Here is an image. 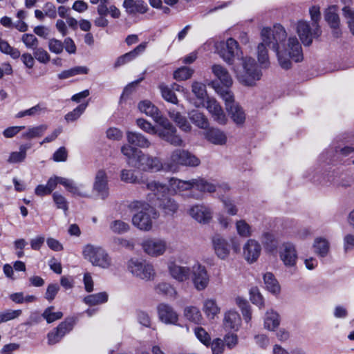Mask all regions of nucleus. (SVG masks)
<instances>
[{
	"instance_id": "nucleus-27",
	"label": "nucleus",
	"mask_w": 354,
	"mask_h": 354,
	"mask_svg": "<svg viewBox=\"0 0 354 354\" xmlns=\"http://www.w3.org/2000/svg\"><path fill=\"white\" fill-rule=\"evenodd\" d=\"M123 7L129 14L146 13L148 8L142 0H124Z\"/></svg>"
},
{
	"instance_id": "nucleus-42",
	"label": "nucleus",
	"mask_w": 354,
	"mask_h": 354,
	"mask_svg": "<svg viewBox=\"0 0 354 354\" xmlns=\"http://www.w3.org/2000/svg\"><path fill=\"white\" fill-rule=\"evenodd\" d=\"M157 294L163 295L169 297H176L177 292L175 288L167 282H160L155 286Z\"/></svg>"
},
{
	"instance_id": "nucleus-35",
	"label": "nucleus",
	"mask_w": 354,
	"mask_h": 354,
	"mask_svg": "<svg viewBox=\"0 0 354 354\" xmlns=\"http://www.w3.org/2000/svg\"><path fill=\"white\" fill-rule=\"evenodd\" d=\"M206 138L212 143L223 145L227 141L225 134L218 129H212L206 133Z\"/></svg>"
},
{
	"instance_id": "nucleus-53",
	"label": "nucleus",
	"mask_w": 354,
	"mask_h": 354,
	"mask_svg": "<svg viewBox=\"0 0 354 354\" xmlns=\"http://www.w3.org/2000/svg\"><path fill=\"white\" fill-rule=\"evenodd\" d=\"M22 313V310H6L0 312V324L3 322L15 319L19 317Z\"/></svg>"
},
{
	"instance_id": "nucleus-63",
	"label": "nucleus",
	"mask_w": 354,
	"mask_h": 354,
	"mask_svg": "<svg viewBox=\"0 0 354 354\" xmlns=\"http://www.w3.org/2000/svg\"><path fill=\"white\" fill-rule=\"evenodd\" d=\"M343 14L348 19V24L351 32L354 35V10L348 6H344L342 9Z\"/></svg>"
},
{
	"instance_id": "nucleus-32",
	"label": "nucleus",
	"mask_w": 354,
	"mask_h": 354,
	"mask_svg": "<svg viewBox=\"0 0 354 354\" xmlns=\"http://www.w3.org/2000/svg\"><path fill=\"white\" fill-rule=\"evenodd\" d=\"M48 129L47 124H40L35 127H29L27 130L21 134V138L31 140L41 137Z\"/></svg>"
},
{
	"instance_id": "nucleus-51",
	"label": "nucleus",
	"mask_w": 354,
	"mask_h": 354,
	"mask_svg": "<svg viewBox=\"0 0 354 354\" xmlns=\"http://www.w3.org/2000/svg\"><path fill=\"white\" fill-rule=\"evenodd\" d=\"M88 106V103H84L80 104L75 109H74L72 111L68 113L65 115V120L67 122H73L78 119L81 115L84 112L86 107Z\"/></svg>"
},
{
	"instance_id": "nucleus-13",
	"label": "nucleus",
	"mask_w": 354,
	"mask_h": 354,
	"mask_svg": "<svg viewBox=\"0 0 354 354\" xmlns=\"http://www.w3.org/2000/svg\"><path fill=\"white\" fill-rule=\"evenodd\" d=\"M279 254L280 260L286 268L296 270L298 252L293 243L290 242L283 243L279 248Z\"/></svg>"
},
{
	"instance_id": "nucleus-15",
	"label": "nucleus",
	"mask_w": 354,
	"mask_h": 354,
	"mask_svg": "<svg viewBox=\"0 0 354 354\" xmlns=\"http://www.w3.org/2000/svg\"><path fill=\"white\" fill-rule=\"evenodd\" d=\"M145 253L151 257H158L167 250V242L164 239L150 238L144 240L141 244Z\"/></svg>"
},
{
	"instance_id": "nucleus-33",
	"label": "nucleus",
	"mask_w": 354,
	"mask_h": 354,
	"mask_svg": "<svg viewBox=\"0 0 354 354\" xmlns=\"http://www.w3.org/2000/svg\"><path fill=\"white\" fill-rule=\"evenodd\" d=\"M191 122L200 129H206L209 127L207 117L197 110H192L188 113Z\"/></svg>"
},
{
	"instance_id": "nucleus-9",
	"label": "nucleus",
	"mask_w": 354,
	"mask_h": 354,
	"mask_svg": "<svg viewBox=\"0 0 354 354\" xmlns=\"http://www.w3.org/2000/svg\"><path fill=\"white\" fill-rule=\"evenodd\" d=\"M127 268L134 277L145 281L153 280L156 274L153 266L145 261L132 259L129 261Z\"/></svg>"
},
{
	"instance_id": "nucleus-24",
	"label": "nucleus",
	"mask_w": 354,
	"mask_h": 354,
	"mask_svg": "<svg viewBox=\"0 0 354 354\" xmlns=\"http://www.w3.org/2000/svg\"><path fill=\"white\" fill-rule=\"evenodd\" d=\"M212 71L225 86V88L218 86L216 91H217L219 88L230 90L229 87L232 85L233 80L228 71L221 65L214 64L212 66Z\"/></svg>"
},
{
	"instance_id": "nucleus-26",
	"label": "nucleus",
	"mask_w": 354,
	"mask_h": 354,
	"mask_svg": "<svg viewBox=\"0 0 354 354\" xmlns=\"http://www.w3.org/2000/svg\"><path fill=\"white\" fill-rule=\"evenodd\" d=\"M138 108L142 113L151 117L157 123L165 118L160 115L158 109L149 100L140 102Z\"/></svg>"
},
{
	"instance_id": "nucleus-58",
	"label": "nucleus",
	"mask_w": 354,
	"mask_h": 354,
	"mask_svg": "<svg viewBox=\"0 0 354 354\" xmlns=\"http://www.w3.org/2000/svg\"><path fill=\"white\" fill-rule=\"evenodd\" d=\"M34 57L40 63L46 64L50 61V55L48 52L42 48L38 46L33 50Z\"/></svg>"
},
{
	"instance_id": "nucleus-60",
	"label": "nucleus",
	"mask_w": 354,
	"mask_h": 354,
	"mask_svg": "<svg viewBox=\"0 0 354 354\" xmlns=\"http://www.w3.org/2000/svg\"><path fill=\"white\" fill-rule=\"evenodd\" d=\"M137 125L144 131L150 134H158V130L152 126V124L145 119L139 118L136 120Z\"/></svg>"
},
{
	"instance_id": "nucleus-2",
	"label": "nucleus",
	"mask_w": 354,
	"mask_h": 354,
	"mask_svg": "<svg viewBox=\"0 0 354 354\" xmlns=\"http://www.w3.org/2000/svg\"><path fill=\"white\" fill-rule=\"evenodd\" d=\"M122 153L127 157V163L144 171H164L165 162L160 158L144 153L142 151L129 145L121 147Z\"/></svg>"
},
{
	"instance_id": "nucleus-43",
	"label": "nucleus",
	"mask_w": 354,
	"mask_h": 354,
	"mask_svg": "<svg viewBox=\"0 0 354 354\" xmlns=\"http://www.w3.org/2000/svg\"><path fill=\"white\" fill-rule=\"evenodd\" d=\"M325 19L330 26L334 30V35L338 37L340 34L338 28L339 26V17L337 13L331 10H327L325 15Z\"/></svg>"
},
{
	"instance_id": "nucleus-56",
	"label": "nucleus",
	"mask_w": 354,
	"mask_h": 354,
	"mask_svg": "<svg viewBox=\"0 0 354 354\" xmlns=\"http://www.w3.org/2000/svg\"><path fill=\"white\" fill-rule=\"evenodd\" d=\"M53 199L58 209H62L64 212L68 211V201L63 195L58 192H55L53 194Z\"/></svg>"
},
{
	"instance_id": "nucleus-50",
	"label": "nucleus",
	"mask_w": 354,
	"mask_h": 354,
	"mask_svg": "<svg viewBox=\"0 0 354 354\" xmlns=\"http://www.w3.org/2000/svg\"><path fill=\"white\" fill-rule=\"evenodd\" d=\"M223 207L226 213L230 216H235L238 214L239 208L235 202L229 197L221 198Z\"/></svg>"
},
{
	"instance_id": "nucleus-36",
	"label": "nucleus",
	"mask_w": 354,
	"mask_h": 354,
	"mask_svg": "<svg viewBox=\"0 0 354 354\" xmlns=\"http://www.w3.org/2000/svg\"><path fill=\"white\" fill-rule=\"evenodd\" d=\"M203 310L209 319H214L220 312L216 301L213 299H207L203 301Z\"/></svg>"
},
{
	"instance_id": "nucleus-4",
	"label": "nucleus",
	"mask_w": 354,
	"mask_h": 354,
	"mask_svg": "<svg viewBox=\"0 0 354 354\" xmlns=\"http://www.w3.org/2000/svg\"><path fill=\"white\" fill-rule=\"evenodd\" d=\"M201 164L200 159L187 150L176 149L165 161L164 171L176 173L180 167H195Z\"/></svg>"
},
{
	"instance_id": "nucleus-16",
	"label": "nucleus",
	"mask_w": 354,
	"mask_h": 354,
	"mask_svg": "<svg viewBox=\"0 0 354 354\" xmlns=\"http://www.w3.org/2000/svg\"><path fill=\"white\" fill-rule=\"evenodd\" d=\"M212 244L215 254L222 260L227 259L231 250V245L229 241L219 234H214L212 237Z\"/></svg>"
},
{
	"instance_id": "nucleus-37",
	"label": "nucleus",
	"mask_w": 354,
	"mask_h": 354,
	"mask_svg": "<svg viewBox=\"0 0 354 354\" xmlns=\"http://www.w3.org/2000/svg\"><path fill=\"white\" fill-rule=\"evenodd\" d=\"M169 115L171 119H172L178 124L180 129L185 132L191 131L192 126L187 120L186 118L181 115L179 112L175 110H170L169 111Z\"/></svg>"
},
{
	"instance_id": "nucleus-14",
	"label": "nucleus",
	"mask_w": 354,
	"mask_h": 354,
	"mask_svg": "<svg viewBox=\"0 0 354 354\" xmlns=\"http://www.w3.org/2000/svg\"><path fill=\"white\" fill-rule=\"evenodd\" d=\"M192 279L194 288L202 291L209 283V275L206 268L199 263H194L191 268Z\"/></svg>"
},
{
	"instance_id": "nucleus-28",
	"label": "nucleus",
	"mask_w": 354,
	"mask_h": 354,
	"mask_svg": "<svg viewBox=\"0 0 354 354\" xmlns=\"http://www.w3.org/2000/svg\"><path fill=\"white\" fill-rule=\"evenodd\" d=\"M127 141L130 145L140 148H149L151 146V142L142 134L137 132L127 131Z\"/></svg>"
},
{
	"instance_id": "nucleus-21",
	"label": "nucleus",
	"mask_w": 354,
	"mask_h": 354,
	"mask_svg": "<svg viewBox=\"0 0 354 354\" xmlns=\"http://www.w3.org/2000/svg\"><path fill=\"white\" fill-rule=\"evenodd\" d=\"M167 269L170 276L178 282L187 281L191 274V268L177 265L175 261H169Z\"/></svg>"
},
{
	"instance_id": "nucleus-5",
	"label": "nucleus",
	"mask_w": 354,
	"mask_h": 354,
	"mask_svg": "<svg viewBox=\"0 0 354 354\" xmlns=\"http://www.w3.org/2000/svg\"><path fill=\"white\" fill-rule=\"evenodd\" d=\"M132 209H136L138 212L135 214L132 218V223L140 230L149 231L153 226V220L158 218L156 210L149 204L134 201L130 205Z\"/></svg>"
},
{
	"instance_id": "nucleus-57",
	"label": "nucleus",
	"mask_w": 354,
	"mask_h": 354,
	"mask_svg": "<svg viewBox=\"0 0 354 354\" xmlns=\"http://www.w3.org/2000/svg\"><path fill=\"white\" fill-rule=\"evenodd\" d=\"M21 41L29 49L34 50L39 46L37 38L32 34H24L21 37Z\"/></svg>"
},
{
	"instance_id": "nucleus-39",
	"label": "nucleus",
	"mask_w": 354,
	"mask_h": 354,
	"mask_svg": "<svg viewBox=\"0 0 354 354\" xmlns=\"http://www.w3.org/2000/svg\"><path fill=\"white\" fill-rule=\"evenodd\" d=\"M109 295L106 292L89 295L84 298V302L89 306H96L108 301Z\"/></svg>"
},
{
	"instance_id": "nucleus-23",
	"label": "nucleus",
	"mask_w": 354,
	"mask_h": 354,
	"mask_svg": "<svg viewBox=\"0 0 354 354\" xmlns=\"http://www.w3.org/2000/svg\"><path fill=\"white\" fill-rule=\"evenodd\" d=\"M194 179L183 180L176 178H171L167 187L169 192L172 194H181L184 191L190 190L194 187Z\"/></svg>"
},
{
	"instance_id": "nucleus-61",
	"label": "nucleus",
	"mask_w": 354,
	"mask_h": 354,
	"mask_svg": "<svg viewBox=\"0 0 354 354\" xmlns=\"http://www.w3.org/2000/svg\"><path fill=\"white\" fill-rule=\"evenodd\" d=\"M120 180L127 183H135L137 182L138 178L135 175L134 171L124 169L120 172Z\"/></svg>"
},
{
	"instance_id": "nucleus-48",
	"label": "nucleus",
	"mask_w": 354,
	"mask_h": 354,
	"mask_svg": "<svg viewBox=\"0 0 354 354\" xmlns=\"http://www.w3.org/2000/svg\"><path fill=\"white\" fill-rule=\"evenodd\" d=\"M54 308V306H49L44 310L41 315L48 324L60 319L63 316V313L60 311L53 312Z\"/></svg>"
},
{
	"instance_id": "nucleus-46",
	"label": "nucleus",
	"mask_w": 354,
	"mask_h": 354,
	"mask_svg": "<svg viewBox=\"0 0 354 354\" xmlns=\"http://www.w3.org/2000/svg\"><path fill=\"white\" fill-rule=\"evenodd\" d=\"M88 69L86 66H75L74 68L66 70L58 74L60 80L67 79L79 74H87Z\"/></svg>"
},
{
	"instance_id": "nucleus-55",
	"label": "nucleus",
	"mask_w": 354,
	"mask_h": 354,
	"mask_svg": "<svg viewBox=\"0 0 354 354\" xmlns=\"http://www.w3.org/2000/svg\"><path fill=\"white\" fill-rule=\"evenodd\" d=\"M110 229L115 234H123L129 231V225L122 221L115 220L110 223Z\"/></svg>"
},
{
	"instance_id": "nucleus-19",
	"label": "nucleus",
	"mask_w": 354,
	"mask_h": 354,
	"mask_svg": "<svg viewBox=\"0 0 354 354\" xmlns=\"http://www.w3.org/2000/svg\"><path fill=\"white\" fill-rule=\"evenodd\" d=\"M261 246L255 239H248L243 246V256L250 263L255 262L259 257Z\"/></svg>"
},
{
	"instance_id": "nucleus-49",
	"label": "nucleus",
	"mask_w": 354,
	"mask_h": 354,
	"mask_svg": "<svg viewBox=\"0 0 354 354\" xmlns=\"http://www.w3.org/2000/svg\"><path fill=\"white\" fill-rule=\"evenodd\" d=\"M236 304L241 310V313L245 322L248 323L252 319V313L250 306L245 299L241 298L236 299Z\"/></svg>"
},
{
	"instance_id": "nucleus-45",
	"label": "nucleus",
	"mask_w": 354,
	"mask_h": 354,
	"mask_svg": "<svg viewBox=\"0 0 354 354\" xmlns=\"http://www.w3.org/2000/svg\"><path fill=\"white\" fill-rule=\"evenodd\" d=\"M0 50L2 53L10 55L12 59H18L21 56L20 51L11 46L8 41L0 38Z\"/></svg>"
},
{
	"instance_id": "nucleus-25",
	"label": "nucleus",
	"mask_w": 354,
	"mask_h": 354,
	"mask_svg": "<svg viewBox=\"0 0 354 354\" xmlns=\"http://www.w3.org/2000/svg\"><path fill=\"white\" fill-rule=\"evenodd\" d=\"M147 46V42L141 43L138 46H136L133 50L118 57L114 64V66L117 68L133 61L140 54L142 53L145 50Z\"/></svg>"
},
{
	"instance_id": "nucleus-3",
	"label": "nucleus",
	"mask_w": 354,
	"mask_h": 354,
	"mask_svg": "<svg viewBox=\"0 0 354 354\" xmlns=\"http://www.w3.org/2000/svg\"><path fill=\"white\" fill-rule=\"evenodd\" d=\"M147 189L150 192L148 194L149 200L153 203L158 201L159 207L167 215H174L179 208L177 201L169 196H166L169 193V188L165 184L158 181L152 180L147 183Z\"/></svg>"
},
{
	"instance_id": "nucleus-6",
	"label": "nucleus",
	"mask_w": 354,
	"mask_h": 354,
	"mask_svg": "<svg viewBox=\"0 0 354 354\" xmlns=\"http://www.w3.org/2000/svg\"><path fill=\"white\" fill-rule=\"evenodd\" d=\"M84 259L92 266L102 269H109L113 265L112 259L108 252L102 247L93 244H87L82 249Z\"/></svg>"
},
{
	"instance_id": "nucleus-30",
	"label": "nucleus",
	"mask_w": 354,
	"mask_h": 354,
	"mask_svg": "<svg viewBox=\"0 0 354 354\" xmlns=\"http://www.w3.org/2000/svg\"><path fill=\"white\" fill-rule=\"evenodd\" d=\"M330 243L324 237H317L313 243L314 252L319 257H326L330 252Z\"/></svg>"
},
{
	"instance_id": "nucleus-62",
	"label": "nucleus",
	"mask_w": 354,
	"mask_h": 354,
	"mask_svg": "<svg viewBox=\"0 0 354 354\" xmlns=\"http://www.w3.org/2000/svg\"><path fill=\"white\" fill-rule=\"evenodd\" d=\"M343 250L344 253H348L354 250V234H346L343 237Z\"/></svg>"
},
{
	"instance_id": "nucleus-44",
	"label": "nucleus",
	"mask_w": 354,
	"mask_h": 354,
	"mask_svg": "<svg viewBox=\"0 0 354 354\" xmlns=\"http://www.w3.org/2000/svg\"><path fill=\"white\" fill-rule=\"evenodd\" d=\"M185 317L196 324L200 323L202 319V315L197 307L195 306H187L184 310Z\"/></svg>"
},
{
	"instance_id": "nucleus-47",
	"label": "nucleus",
	"mask_w": 354,
	"mask_h": 354,
	"mask_svg": "<svg viewBox=\"0 0 354 354\" xmlns=\"http://www.w3.org/2000/svg\"><path fill=\"white\" fill-rule=\"evenodd\" d=\"M159 88L161 91L162 97L166 101L174 104L178 103V98L171 88L165 84L160 85Z\"/></svg>"
},
{
	"instance_id": "nucleus-64",
	"label": "nucleus",
	"mask_w": 354,
	"mask_h": 354,
	"mask_svg": "<svg viewBox=\"0 0 354 354\" xmlns=\"http://www.w3.org/2000/svg\"><path fill=\"white\" fill-rule=\"evenodd\" d=\"M212 354H223L225 350V344L223 339L216 338L209 344Z\"/></svg>"
},
{
	"instance_id": "nucleus-31",
	"label": "nucleus",
	"mask_w": 354,
	"mask_h": 354,
	"mask_svg": "<svg viewBox=\"0 0 354 354\" xmlns=\"http://www.w3.org/2000/svg\"><path fill=\"white\" fill-rule=\"evenodd\" d=\"M241 324V319L239 314L233 310L225 313L224 317V326L229 329L238 330Z\"/></svg>"
},
{
	"instance_id": "nucleus-17",
	"label": "nucleus",
	"mask_w": 354,
	"mask_h": 354,
	"mask_svg": "<svg viewBox=\"0 0 354 354\" xmlns=\"http://www.w3.org/2000/svg\"><path fill=\"white\" fill-rule=\"evenodd\" d=\"M189 215L201 224H208L213 218L212 209L203 204H198L192 206L189 211Z\"/></svg>"
},
{
	"instance_id": "nucleus-12",
	"label": "nucleus",
	"mask_w": 354,
	"mask_h": 354,
	"mask_svg": "<svg viewBox=\"0 0 354 354\" xmlns=\"http://www.w3.org/2000/svg\"><path fill=\"white\" fill-rule=\"evenodd\" d=\"M220 57L228 64H233L236 56H239V45L233 38H229L225 42H220L216 46Z\"/></svg>"
},
{
	"instance_id": "nucleus-41",
	"label": "nucleus",
	"mask_w": 354,
	"mask_h": 354,
	"mask_svg": "<svg viewBox=\"0 0 354 354\" xmlns=\"http://www.w3.org/2000/svg\"><path fill=\"white\" fill-rule=\"evenodd\" d=\"M235 227L237 234L243 238H248L252 235L251 225L244 219L237 220L235 223Z\"/></svg>"
},
{
	"instance_id": "nucleus-59",
	"label": "nucleus",
	"mask_w": 354,
	"mask_h": 354,
	"mask_svg": "<svg viewBox=\"0 0 354 354\" xmlns=\"http://www.w3.org/2000/svg\"><path fill=\"white\" fill-rule=\"evenodd\" d=\"M194 333L197 339L204 345L208 346L210 344V336L202 327H196L194 329Z\"/></svg>"
},
{
	"instance_id": "nucleus-8",
	"label": "nucleus",
	"mask_w": 354,
	"mask_h": 354,
	"mask_svg": "<svg viewBox=\"0 0 354 354\" xmlns=\"http://www.w3.org/2000/svg\"><path fill=\"white\" fill-rule=\"evenodd\" d=\"M217 93L224 100L225 109L231 115L233 121L237 124H241L245 120V114L239 104L234 101V95L230 90L219 88Z\"/></svg>"
},
{
	"instance_id": "nucleus-40",
	"label": "nucleus",
	"mask_w": 354,
	"mask_h": 354,
	"mask_svg": "<svg viewBox=\"0 0 354 354\" xmlns=\"http://www.w3.org/2000/svg\"><path fill=\"white\" fill-rule=\"evenodd\" d=\"M194 187L202 192L213 193L217 190L216 186L203 178H194Z\"/></svg>"
},
{
	"instance_id": "nucleus-34",
	"label": "nucleus",
	"mask_w": 354,
	"mask_h": 354,
	"mask_svg": "<svg viewBox=\"0 0 354 354\" xmlns=\"http://www.w3.org/2000/svg\"><path fill=\"white\" fill-rule=\"evenodd\" d=\"M263 281L266 288L272 294H278L280 292V285L272 272H266L263 275Z\"/></svg>"
},
{
	"instance_id": "nucleus-11",
	"label": "nucleus",
	"mask_w": 354,
	"mask_h": 354,
	"mask_svg": "<svg viewBox=\"0 0 354 354\" xmlns=\"http://www.w3.org/2000/svg\"><path fill=\"white\" fill-rule=\"evenodd\" d=\"M158 124L162 127L158 132L160 138L175 147L184 146V142L180 136L177 134L176 129L167 118L162 119Z\"/></svg>"
},
{
	"instance_id": "nucleus-10",
	"label": "nucleus",
	"mask_w": 354,
	"mask_h": 354,
	"mask_svg": "<svg viewBox=\"0 0 354 354\" xmlns=\"http://www.w3.org/2000/svg\"><path fill=\"white\" fill-rule=\"evenodd\" d=\"M296 31L304 46H310L314 38L321 35L322 31L319 24L311 25L306 21H299L296 24Z\"/></svg>"
},
{
	"instance_id": "nucleus-54",
	"label": "nucleus",
	"mask_w": 354,
	"mask_h": 354,
	"mask_svg": "<svg viewBox=\"0 0 354 354\" xmlns=\"http://www.w3.org/2000/svg\"><path fill=\"white\" fill-rule=\"evenodd\" d=\"M192 91L198 100H203L207 95L206 86L202 82H194Z\"/></svg>"
},
{
	"instance_id": "nucleus-18",
	"label": "nucleus",
	"mask_w": 354,
	"mask_h": 354,
	"mask_svg": "<svg viewBox=\"0 0 354 354\" xmlns=\"http://www.w3.org/2000/svg\"><path fill=\"white\" fill-rule=\"evenodd\" d=\"M211 114L213 119L220 124H225L227 122V118L219 103L214 98H207L205 103H201Z\"/></svg>"
},
{
	"instance_id": "nucleus-7",
	"label": "nucleus",
	"mask_w": 354,
	"mask_h": 354,
	"mask_svg": "<svg viewBox=\"0 0 354 354\" xmlns=\"http://www.w3.org/2000/svg\"><path fill=\"white\" fill-rule=\"evenodd\" d=\"M241 64L242 71L233 68L234 72L237 73L239 80L246 86L254 85L261 77V72L258 69L255 60L250 57H243Z\"/></svg>"
},
{
	"instance_id": "nucleus-29",
	"label": "nucleus",
	"mask_w": 354,
	"mask_h": 354,
	"mask_svg": "<svg viewBox=\"0 0 354 354\" xmlns=\"http://www.w3.org/2000/svg\"><path fill=\"white\" fill-rule=\"evenodd\" d=\"M279 315L272 309L268 310L265 314L263 325L268 330L274 331L280 324Z\"/></svg>"
},
{
	"instance_id": "nucleus-38",
	"label": "nucleus",
	"mask_w": 354,
	"mask_h": 354,
	"mask_svg": "<svg viewBox=\"0 0 354 354\" xmlns=\"http://www.w3.org/2000/svg\"><path fill=\"white\" fill-rule=\"evenodd\" d=\"M30 148L28 145H23L19 147V151H12L10 153L7 160L8 163L16 164L24 161L26 158V151Z\"/></svg>"
},
{
	"instance_id": "nucleus-20",
	"label": "nucleus",
	"mask_w": 354,
	"mask_h": 354,
	"mask_svg": "<svg viewBox=\"0 0 354 354\" xmlns=\"http://www.w3.org/2000/svg\"><path fill=\"white\" fill-rule=\"evenodd\" d=\"M93 190L102 200H105L109 195L108 177L104 170H99L95 176L93 183Z\"/></svg>"
},
{
	"instance_id": "nucleus-1",
	"label": "nucleus",
	"mask_w": 354,
	"mask_h": 354,
	"mask_svg": "<svg viewBox=\"0 0 354 354\" xmlns=\"http://www.w3.org/2000/svg\"><path fill=\"white\" fill-rule=\"evenodd\" d=\"M261 39L257 54L261 68H268L270 64L267 47L276 53L279 65L284 69L291 67V60L299 62L304 58L301 45L297 37H288L281 24L263 28L261 31Z\"/></svg>"
},
{
	"instance_id": "nucleus-22",
	"label": "nucleus",
	"mask_w": 354,
	"mask_h": 354,
	"mask_svg": "<svg viewBox=\"0 0 354 354\" xmlns=\"http://www.w3.org/2000/svg\"><path fill=\"white\" fill-rule=\"evenodd\" d=\"M158 314L160 320L166 324H176L178 316L174 308L166 304H160L158 306Z\"/></svg>"
},
{
	"instance_id": "nucleus-52",
	"label": "nucleus",
	"mask_w": 354,
	"mask_h": 354,
	"mask_svg": "<svg viewBox=\"0 0 354 354\" xmlns=\"http://www.w3.org/2000/svg\"><path fill=\"white\" fill-rule=\"evenodd\" d=\"M194 71L187 66H183L178 68L174 73V78L177 81H184L189 79Z\"/></svg>"
}]
</instances>
